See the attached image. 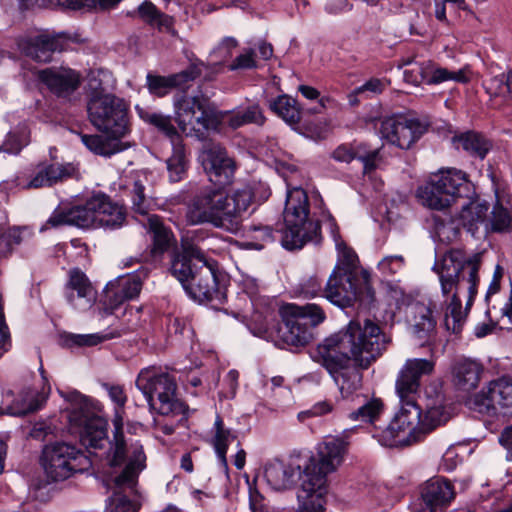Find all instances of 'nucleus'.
<instances>
[{"label":"nucleus","instance_id":"59","mask_svg":"<svg viewBox=\"0 0 512 512\" xmlns=\"http://www.w3.org/2000/svg\"><path fill=\"white\" fill-rule=\"evenodd\" d=\"M357 159L363 163L365 172L373 171L377 167L376 163L379 160V150L374 149L368 151L364 144H359Z\"/></svg>","mask_w":512,"mask_h":512},{"label":"nucleus","instance_id":"34","mask_svg":"<svg viewBox=\"0 0 512 512\" xmlns=\"http://www.w3.org/2000/svg\"><path fill=\"white\" fill-rule=\"evenodd\" d=\"M417 315L412 327L413 335L421 344L429 342L436 328V321L432 316L433 309L441 307L438 301L430 299L427 305L417 304Z\"/></svg>","mask_w":512,"mask_h":512},{"label":"nucleus","instance_id":"33","mask_svg":"<svg viewBox=\"0 0 512 512\" xmlns=\"http://www.w3.org/2000/svg\"><path fill=\"white\" fill-rule=\"evenodd\" d=\"M445 191L453 194V201L466 196L470 191V183L467 175L456 168H443L432 174Z\"/></svg>","mask_w":512,"mask_h":512},{"label":"nucleus","instance_id":"56","mask_svg":"<svg viewBox=\"0 0 512 512\" xmlns=\"http://www.w3.org/2000/svg\"><path fill=\"white\" fill-rule=\"evenodd\" d=\"M404 259L401 255L386 256L379 261L377 268L384 276H392L403 269Z\"/></svg>","mask_w":512,"mask_h":512},{"label":"nucleus","instance_id":"14","mask_svg":"<svg viewBox=\"0 0 512 512\" xmlns=\"http://www.w3.org/2000/svg\"><path fill=\"white\" fill-rule=\"evenodd\" d=\"M363 279L365 288L364 291H359L355 283L356 278L332 271L323 290V295L329 302L340 308L350 307L356 300L371 302L374 299V291L368 284L367 272L363 273Z\"/></svg>","mask_w":512,"mask_h":512},{"label":"nucleus","instance_id":"35","mask_svg":"<svg viewBox=\"0 0 512 512\" xmlns=\"http://www.w3.org/2000/svg\"><path fill=\"white\" fill-rule=\"evenodd\" d=\"M483 371L481 363L470 359L461 360L453 369L454 384L459 390L471 391L478 386Z\"/></svg>","mask_w":512,"mask_h":512},{"label":"nucleus","instance_id":"58","mask_svg":"<svg viewBox=\"0 0 512 512\" xmlns=\"http://www.w3.org/2000/svg\"><path fill=\"white\" fill-rule=\"evenodd\" d=\"M359 151V144L356 145H346L342 144L338 146L332 152V158L341 163H350L352 160L357 159Z\"/></svg>","mask_w":512,"mask_h":512},{"label":"nucleus","instance_id":"45","mask_svg":"<svg viewBox=\"0 0 512 512\" xmlns=\"http://www.w3.org/2000/svg\"><path fill=\"white\" fill-rule=\"evenodd\" d=\"M187 169L185 148L182 142L172 145V155L167 159V170L172 182L183 179Z\"/></svg>","mask_w":512,"mask_h":512},{"label":"nucleus","instance_id":"54","mask_svg":"<svg viewBox=\"0 0 512 512\" xmlns=\"http://www.w3.org/2000/svg\"><path fill=\"white\" fill-rule=\"evenodd\" d=\"M115 283L118 285V291L129 300L137 297L142 289V282L137 275L120 277Z\"/></svg>","mask_w":512,"mask_h":512},{"label":"nucleus","instance_id":"21","mask_svg":"<svg viewBox=\"0 0 512 512\" xmlns=\"http://www.w3.org/2000/svg\"><path fill=\"white\" fill-rule=\"evenodd\" d=\"M199 160L210 181L219 186L231 182L235 172V163L223 147L216 144L206 146L199 155Z\"/></svg>","mask_w":512,"mask_h":512},{"label":"nucleus","instance_id":"46","mask_svg":"<svg viewBox=\"0 0 512 512\" xmlns=\"http://www.w3.org/2000/svg\"><path fill=\"white\" fill-rule=\"evenodd\" d=\"M45 400L46 397L43 393H39L33 389H26L16 399L15 404L17 407L13 408L11 414L26 415L37 411L41 408Z\"/></svg>","mask_w":512,"mask_h":512},{"label":"nucleus","instance_id":"32","mask_svg":"<svg viewBox=\"0 0 512 512\" xmlns=\"http://www.w3.org/2000/svg\"><path fill=\"white\" fill-rule=\"evenodd\" d=\"M81 443L89 449L104 450L110 449L112 441L107 436V422L103 418L92 419L89 424L81 427L80 431Z\"/></svg>","mask_w":512,"mask_h":512},{"label":"nucleus","instance_id":"13","mask_svg":"<svg viewBox=\"0 0 512 512\" xmlns=\"http://www.w3.org/2000/svg\"><path fill=\"white\" fill-rule=\"evenodd\" d=\"M470 409L487 415L512 414V377L503 376L487 383L467 400Z\"/></svg>","mask_w":512,"mask_h":512},{"label":"nucleus","instance_id":"22","mask_svg":"<svg viewBox=\"0 0 512 512\" xmlns=\"http://www.w3.org/2000/svg\"><path fill=\"white\" fill-rule=\"evenodd\" d=\"M303 462L302 459H292L289 463L274 460L266 464L264 477L274 490H285L291 488L296 479L302 484Z\"/></svg>","mask_w":512,"mask_h":512},{"label":"nucleus","instance_id":"44","mask_svg":"<svg viewBox=\"0 0 512 512\" xmlns=\"http://www.w3.org/2000/svg\"><path fill=\"white\" fill-rule=\"evenodd\" d=\"M147 178H135L131 186L129 187L132 209L135 213L140 215H148V211L151 207L152 200L146 194Z\"/></svg>","mask_w":512,"mask_h":512},{"label":"nucleus","instance_id":"19","mask_svg":"<svg viewBox=\"0 0 512 512\" xmlns=\"http://www.w3.org/2000/svg\"><path fill=\"white\" fill-rule=\"evenodd\" d=\"M186 293L195 301H218L225 299V293L219 286L216 274L215 262L208 259L199 265L195 270V275L189 284H185Z\"/></svg>","mask_w":512,"mask_h":512},{"label":"nucleus","instance_id":"6","mask_svg":"<svg viewBox=\"0 0 512 512\" xmlns=\"http://www.w3.org/2000/svg\"><path fill=\"white\" fill-rule=\"evenodd\" d=\"M348 442L341 437H326L318 444L315 456L302 459L303 478L298 490L297 512H323L327 477L342 465Z\"/></svg>","mask_w":512,"mask_h":512},{"label":"nucleus","instance_id":"60","mask_svg":"<svg viewBox=\"0 0 512 512\" xmlns=\"http://www.w3.org/2000/svg\"><path fill=\"white\" fill-rule=\"evenodd\" d=\"M255 54L252 49L245 50L242 54L236 57L230 65V70L237 69H252L256 67Z\"/></svg>","mask_w":512,"mask_h":512},{"label":"nucleus","instance_id":"15","mask_svg":"<svg viewBox=\"0 0 512 512\" xmlns=\"http://www.w3.org/2000/svg\"><path fill=\"white\" fill-rule=\"evenodd\" d=\"M379 134L401 149H409L425 132L426 127L417 119L391 116L380 121Z\"/></svg>","mask_w":512,"mask_h":512},{"label":"nucleus","instance_id":"49","mask_svg":"<svg viewBox=\"0 0 512 512\" xmlns=\"http://www.w3.org/2000/svg\"><path fill=\"white\" fill-rule=\"evenodd\" d=\"M383 409V403L380 399L373 398L366 400L359 408L349 414L353 421L374 422Z\"/></svg>","mask_w":512,"mask_h":512},{"label":"nucleus","instance_id":"20","mask_svg":"<svg viewBox=\"0 0 512 512\" xmlns=\"http://www.w3.org/2000/svg\"><path fill=\"white\" fill-rule=\"evenodd\" d=\"M182 251L176 253L171 261V273L182 284H189L196 268L207 261L204 249L195 239L186 237L181 242Z\"/></svg>","mask_w":512,"mask_h":512},{"label":"nucleus","instance_id":"5","mask_svg":"<svg viewBox=\"0 0 512 512\" xmlns=\"http://www.w3.org/2000/svg\"><path fill=\"white\" fill-rule=\"evenodd\" d=\"M252 198L250 187L237 189L230 196L219 188L206 187L187 204L185 220L189 225L208 223L215 228L235 233L241 226Z\"/></svg>","mask_w":512,"mask_h":512},{"label":"nucleus","instance_id":"9","mask_svg":"<svg viewBox=\"0 0 512 512\" xmlns=\"http://www.w3.org/2000/svg\"><path fill=\"white\" fill-rule=\"evenodd\" d=\"M135 384L145 396L151 410L165 416L186 413L188 408L177 398V384L170 374L154 366L146 367L139 372Z\"/></svg>","mask_w":512,"mask_h":512},{"label":"nucleus","instance_id":"37","mask_svg":"<svg viewBox=\"0 0 512 512\" xmlns=\"http://www.w3.org/2000/svg\"><path fill=\"white\" fill-rule=\"evenodd\" d=\"M219 121H224L232 129H238L247 124L263 125L265 117L258 104H253L245 109L220 112Z\"/></svg>","mask_w":512,"mask_h":512},{"label":"nucleus","instance_id":"36","mask_svg":"<svg viewBox=\"0 0 512 512\" xmlns=\"http://www.w3.org/2000/svg\"><path fill=\"white\" fill-rule=\"evenodd\" d=\"M135 110L144 122L157 128L159 132L164 134L171 141L172 145L182 142L181 136L177 128L173 125L170 115H164L139 105L135 106Z\"/></svg>","mask_w":512,"mask_h":512},{"label":"nucleus","instance_id":"43","mask_svg":"<svg viewBox=\"0 0 512 512\" xmlns=\"http://www.w3.org/2000/svg\"><path fill=\"white\" fill-rule=\"evenodd\" d=\"M214 436L212 438V444L215 452L224 467H227L226 453L229 444L233 441L236 436L228 428H225L223 420L220 416H217L213 426Z\"/></svg>","mask_w":512,"mask_h":512},{"label":"nucleus","instance_id":"26","mask_svg":"<svg viewBox=\"0 0 512 512\" xmlns=\"http://www.w3.org/2000/svg\"><path fill=\"white\" fill-rule=\"evenodd\" d=\"M416 197L424 207L437 211H446L455 203L453 194L445 191L433 175L418 187Z\"/></svg>","mask_w":512,"mask_h":512},{"label":"nucleus","instance_id":"2","mask_svg":"<svg viewBox=\"0 0 512 512\" xmlns=\"http://www.w3.org/2000/svg\"><path fill=\"white\" fill-rule=\"evenodd\" d=\"M482 253L465 258L460 250H451L434 264L442 295L450 296L444 315L448 331L459 333L473 305L479 284Z\"/></svg>","mask_w":512,"mask_h":512},{"label":"nucleus","instance_id":"11","mask_svg":"<svg viewBox=\"0 0 512 512\" xmlns=\"http://www.w3.org/2000/svg\"><path fill=\"white\" fill-rule=\"evenodd\" d=\"M174 118L182 133L202 139L209 129L219 123L218 113L204 95L188 96L177 93L173 100Z\"/></svg>","mask_w":512,"mask_h":512},{"label":"nucleus","instance_id":"3","mask_svg":"<svg viewBox=\"0 0 512 512\" xmlns=\"http://www.w3.org/2000/svg\"><path fill=\"white\" fill-rule=\"evenodd\" d=\"M433 370L434 363L430 360L408 359L399 371L396 392L401 408L388 426L377 435L383 446L410 445L422 438L421 408L416 402V395L421 377L430 375Z\"/></svg>","mask_w":512,"mask_h":512},{"label":"nucleus","instance_id":"10","mask_svg":"<svg viewBox=\"0 0 512 512\" xmlns=\"http://www.w3.org/2000/svg\"><path fill=\"white\" fill-rule=\"evenodd\" d=\"M280 314L279 339L291 348L309 344L314 338L313 329L326 319L323 309L314 303L301 306L286 304L281 307Z\"/></svg>","mask_w":512,"mask_h":512},{"label":"nucleus","instance_id":"39","mask_svg":"<svg viewBox=\"0 0 512 512\" xmlns=\"http://www.w3.org/2000/svg\"><path fill=\"white\" fill-rule=\"evenodd\" d=\"M148 231L152 234L153 256L162 255L172 245L174 234L170 228L166 227L162 219L158 215H148L147 224Z\"/></svg>","mask_w":512,"mask_h":512},{"label":"nucleus","instance_id":"48","mask_svg":"<svg viewBox=\"0 0 512 512\" xmlns=\"http://www.w3.org/2000/svg\"><path fill=\"white\" fill-rule=\"evenodd\" d=\"M275 240L273 231L268 226H253L247 233V239L241 244L246 249L261 250Z\"/></svg>","mask_w":512,"mask_h":512},{"label":"nucleus","instance_id":"38","mask_svg":"<svg viewBox=\"0 0 512 512\" xmlns=\"http://www.w3.org/2000/svg\"><path fill=\"white\" fill-rule=\"evenodd\" d=\"M112 472L108 476L107 486L113 489V496L110 498L105 512H137L139 505L134 501L128 499L127 495H122V492L129 491L130 493L136 492V486L133 487H118L112 480L117 473L121 471L120 468H111Z\"/></svg>","mask_w":512,"mask_h":512},{"label":"nucleus","instance_id":"4","mask_svg":"<svg viewBox=\"0 0 512 512\" xmlns=\"http://www.w3.org/2000/svg\"><path fill=\"white\" fill-rule=\"evenodd\" d=\"M95 82L89 84L88 119L104 135L82 134L81 141L93 153L110 156L126 149L121 139L129 133L128 105L122 98L94 85Z\"/></svg>","mask_w":512,"mask_h":512},{"label":"nucleus","instance_id":"40","mask_svg":"<svg viewBox=\"0 0 512 512\" xmlns=\"http://www.w3.org/2000/svg\"><path fill=\"white\" fill-rule=\"evenodd\" d=\"M457 149L462 148L472 156L483 159L491 149V143L482 135L475 132H466L453 138Z\"/></svg>","mask_w":512,"mask_h":512},{"label":"nucleus","instance_id":"63","mask_svg":"<svg viewBox=\"0 0 512 512\" xmlns=\"http://www.w3.org/2000/svg\"><path fill=\"white\" fill-rule=\"evenodd\" d=\"M302 292L306 297H315L322 292L321 283L311 278L303 285Z\"/></svg>","mask_w":512,"mask_h":512},{"label":"nucleus","instance_id":"29","mask_svg":"<svg viewBox=\"0 0 512 512\" xmlns=\"http://www.w3.org/2000/svg\"><path fill=\"white\" fill-rule=\"evenodd\" d=\"M512 230V199L496 192V201L487 220V231L507 233Z\"/></svg>","mask_w":512,"mask_h":512},{"label":"nucleus","instance_id":"24","mask_svg":"<svg viewBox=\"0 0 512 512\" xmlns=\"http://www.w3.org/2000/svg\"><path fill=\"white\" fill-rule=\"evenodd\" d=\"M66 299L73 309L86 311L96 301V291L87 276L78 269L69 273V281L66 284Z\"/></svg>","mask_w":512,"mask_h":512},{"label":"nucleus","instance_id":"53","mask_svg":"<svg viewBox=\"0 0 512 512\" xmlns=\"http://www.w3.org/2000/svg\"><path fill=\"white\" fill-rule=\"evenodd\" d=\"M115 335L101 334H67L64 337L68 346H95L104 340L110 339Z\"/></svg>","mask_w":512,"mask_h":512},{"label":"nucleus","instance_id":"57","mask_svg":"<svg viewBox=\"0 0 512 512\" xmlns=\"http://www.w3.org/2000/svg\"><path fill=\"white\" fill-rule=\"evenodd\" d=\"M106 300L108 302V307L104 308V312L108 314L112 313V311L115 308H117L119 305H121L123 302L129 299L120 291H118V285L114 281L107 285Z\"/></svg>","mask_w":512,"mask_h":512},{"label":"nucleus","instance_id":"8","mask_svg":"<svg viewBox=\"0 0 512 512\" xmlns=\"http://www.w3.org/2000/svg\"><path fill=\"white\" fill-rule=\"evenodd\" d=\"M123 408H115L114 431L107 461L110 468L121 471L112 478L118 487H133L138 483L140 472L146 467V455L140 443L127 444L123 434Z\"/></svg>","mask_w":512,"mask_h":512},{"label":"nucleus","instance_id":"31","mask_svg":"<svg viewBox=\"0 0 512 512\" xmlns=\"http://www.w3.org/2000/svg\"><path fill=\"white\" fill-rule=\"evenodd\" d=\"M74 167L71 164L52 163L38 168L32 179L23 186L26 189H37L52 186L66 178L71 177Z\"/></svg>","mask_w":512,"mask_h":512},{"label":"nucleus","instance_id":"55","mask_svg":"<svg viewBox=\"0 0 512 512\" xmlns=\"http://www.w3.org/2000/svg\"><path fill=\"white\" fill-rule=\"evenodd\" d=\"M138 13L145 22L151 25L160 26L164 24L165 16L150 1L143 2L138 8Z\"/></svg>","mask_w":512,"mask_h":512},{"label":"nucleus","instance_id":"47","mask_svg":"<svg viewBox=\"0 0 512 512\" xmlns=\"http://www.w3.org/2000/svg\"><path fill=\"white\" fill-rule=\"evenodd\" d=\"M388 84L389 82L384 78H371L349 94V102L351 105H357L360 101L358 97L369 99L379 95L385 90Z\"/></svg>","mask_w":512,"mask_h":512},{"label":"nucleus","instance_id":"50","mask_svg":"<svg viewBox=\"0 0 512 512\" xmlns=\"http://www.w3.org/2000/svg\"><path fill=\"white\" fill-rule=\"evenodd\" d=\"M449 418V412L441 404L429 407L424 415L421 414V428L423 435L445 423Z\"/></svg>","mask_w":512,"mask_h":512},{"label":"nucleus","instance_id":"61","mask_svg":"<svg viewBox=\"0 0 512 512\" xmlns=\"http://www.w3.org/2000/svg\"><path fill=\"white\" fill-rule=\"evenodd\" d=\"M103 387L106 389L111 401L116 404V408H123L125 406L127 396L122 386L104 384Z\"/></svg>","mask_w":512,"mask_h":512},{"label":"nucleus","instance_id":"62","mask_svg":"<svg viewBox=\"0 0 512 512\" xmlns=\"http://www.w3.org/2000/svg\"><path fill=\"white\" fill-rule=\"evenodd\" d=\"M27 143L26 139L19 140L15 135L10 134L2 150L10 154H18Z\"/></svg>","mask_w":512,"mask_h":512},{"label":"nucleus","instance_id":"27","mask_svg":"<svg viewBox=\"0 0 512 512\" xmlns=\"http://www.w3.org/2000/svg\"><path fill=\"white\" fill-rule=\"evenodd\" d=\"M200 74L201 70L196 65L167 77L148 74L147 86L152 94L162 97L168 94L172 88L182 86L188 81L196 79Z\"/></svg>","mask_w":512,"mask_h":512},{"label":"nucleus","instance_id":"51","mask_svg":"<svg viewBox=\"0 0 512 512\" xmlns=\"http://www.w3.org/2000/svg\"><path fill=\"white\" fill-rule=\"evenodd\" d=\"M22 233L18 227L0 229V259L10 256L14 248L21 244Z\"/></svg>","mask_w":512,"mask_h":512},{"label":"nucleus","instance_id":"52","mask_svg":"<svg viewBox=\"0 0 512 512\" xmlns=\"http://www.w3.org/2000/svg\"><path fill=\"white\" fill-rule=\"evenodd\" d=\"M357 263L358 257L356 253L351 249L345 248L340 251L337 263L333 271L339 272L344 276L348 275L356 278Z\"/></svg>","mask_w":512,"mask_h":512},{"label":"nucleus","instance_id":"30","mask_svg":"<svg viewBox=\"0 0 512 512\" xmlns=\"http://www.w3.org/2000/svg\"><path fill=\"white\" fill-rule=\"evenodd\" d=\"M96 199L99 204L96 205V227L110 229L121 227L126 220L124 208L104 194H96Z\"/></svg>","mask_w":512,"mask_h":512},{"label":"nucleus","instance_id":"42","mask_svg":"<svg viewBox=\"0 0 512 512\" xmlns=\"http://www.w3.org/2000/svg\"><path fill=\"white\" fill-rule=\"evenodd\" d=\"M270 109L281 117L286 123L294 125L301 119V108L297 101L288 96L281 95L269 104Z\"/></svg>","mask_w":512,"mask_h":512},{"label":"nucleus","instance_id":"18","mask_svg":"<svg viewBox=\"0 0 512 512\" xmlns=\"http://www.w3.org/2000/svg\"><path fill=\"white\" fill-rule=\"evenodd\" d=\"M96 195L89 198L84 205L70 208L58 206L42 226L41 231L58 228L63 225L76 226L82 229L96 228Z\"/></svg>","mask_w":512,"mask_h":512},{"label":"nucleus","instance_id":"28","mask_svg":"<svg viewBox=\"0 0 512 512\" xmlns=\"http://www.w3.org/2000/svg\"><path fill=\"white\" fill-rule=\"evenodd\" d=\"M67 399L71 403L69 414L70 422L78 427L89 424L92 419H100L98 413L101 412V404L82 395L78 391L70 392Z\"/></svg>","mask_w":512,"mask_h":512},{"label":"nucleus","instance_id":"41","mask_svg":"<svg viewBox=\"0 0 512 512\" xmlns=\"http://www.w3.org/2000/svg\"><path fill=\"white\" fill-rule=\"evenodd\" d=\"M488 207L486 204L477 201L470 202L468 205L462 207L459 215V221L469 231L474 232L479 225H484L487 229V215Z\"/></svg>","mask_w":512,"mask_h":512},{"label":"nucleus","instance_id":"64","mask_svg":"<svg viewBox=\"0 0 512 512\" xmlns=\"http://www.w3.org/2000/svg\"><path fill=\"white\" fill-rule=\"evenodd\" d=\"M500 444L508 451L507 460L512 461V426L507 427L499 437Z\"/></svg>","mask_w":512,"mask_h":512},{"label":"nucleus","instance_id":"17","mask_svg":"<svg viewBox=\"0 0 512 512\" xmlns=\"http://www.w3.org/2000/svg\"><path fill=\"white\" fill-rule=\"evenodd\" d=\"M61 35L47 31H29L16 37L15 42L25 56L38 62H49L56 51L62 50Z\"/></svg>","mask_w":512,"mask_h":512},{"label":"nucleus","instance_id":"12","mask_svg":"<svg viewBox=\"0 0 512 512\" xmlns=\"http://www.w3.org/2000/svg\"><path fill=\"white\" fill-rule=\"evenodd\" d=\"M41 464L51 481H63L76 472L90 466L88 457L75 445L67 442H54L44 446Z\"/></svg>","mask_w":512,"mask_h":512},{"label":"nucleus","instance_id":"25","mask_svg":"<svg viewBox=\"0 0 512 512\" xmlns=\"http://www.w3.org/2000/svg\"><path fill=\"white\" fill-rule=\"evenodd\" d=\"M421 498L430 512H443L455 498V491L447 479L433 477L422 486Z\"/></svg>","mask_w":512,"mask_h":512},{"label":"nucleus","instance_id":"1","mask_svg":"<svg viewBox=\"0 0 512 512\" xmlns=\"http://www.w3.org/2000/svg\"><path fill=\"white\" fill-rule=\"evenodd\" d=\"M388 342L377 323L355 319L320 342L312 357L327 370L342 397L348 398L362 386L360 370L367 369Z\"/></svg>","mask_w":512,"mask_h":512},{"label":"nucleus","instance_id":"7","mask_svg":"<svg viewBox=\"0 0 512 512\" xmlns=\"http://www.w3.org/2000/svg\"><path fill=\"white\" fill-rule=\"evenodd\" d=\"M283 217L281 243L285 249H301L308 242L320 243V224L309 218L308 196L302 188L288 190Z\"/></svg>","mask_w":512,"mask_h":512},{"label":"nucleus","instance_id":"16","mask_svg":"<svg viewBox=\"0 0 512 512\" xmlns=\"http://www.w3.org/2000/svg\"><path fill=\"white\" fill-rule=\"evenodd\" d=\"M402 66L406 67L403 71L404 80L416 86L422 82L434 85L449 80L463 83L468 81L463 70L449 71L446 68L435 67L430 61L416 62L408 58L403 60Z\"/></svg>","mask_w":512,"mask_h":512},{"label":"nucleus","instance_id":"23","mask_svg":"<svg viewBox=\"0 0 512 512\" xmlns=\"http://www.w3.org/2000/svg\"><path fill=\"white\" fill-rule=\"evenodd\" d=\"M39 80L57 97L68 98L80 86V74L70 68H46L38 72Z\"/></svg>","mask_w":512,"mask_h":512}]
</instances>
